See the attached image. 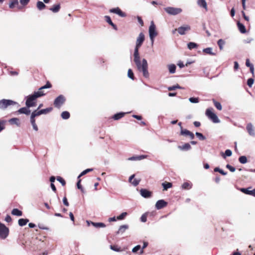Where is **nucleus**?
<instances>
[{
    "label": "nucleus",
    "mask_w": 255,
    "mask_h": 255,
    "mask_svg": "<svg viewBox=\"0 0 255 255\" xmlns=\"http://www.w3.org/2000/svg\"><path fill=\"white\" fill-rule=\"evenodd\" d=\"M144 40V35L142 32H141L139 34L136 41V45L134 48L133 53V61L135 63L138 70L142 72L143 76L145 78H148L149 76V74L147 70L148 64L147 60L145 59H143L141 62L138 51L139 48L142 44Z\"/></svg>",
    "instance_id": "nucleus-1"
},
{
    "label": "nucleus",
    "mask_w": 255,
    "mask_h": 255,
    "mask_svg": "<svg viewBox=\"0 0 255 255\" xmlns=\"http://www.w3.org/2000/svg\"><path fill=\"white\" fill-rule=\"evenodd\" d=\"M45 95L43 91L34 92L33 94L30 95L26 97V100L25 105L27 107H33L35 106L36 102L35 101L37 98L41 97Z\"/></svg>",
    "instance_id": "nucleus-2"
},
{
    "label": "nucleus",
    "mask_w": 255,
    "mask_h": 255,
    "mask_svg": "<svg viewBox=\"0 0 255 255\" xmlns=\"http://www.w3.org/2000/svg\"><path fill=\"white\" fill-rule=\"evenodd\" d=\"M157 32L156 30V26L153 21H151L149 27V35L152 44L154 42L155 37L157 35Z\"/></svg>",
    "instance_id": "nucleus-3"
},
{
    "label": "nucleus",
    "mask_w": 255,
    "mask_h": 255,
    "mask_svg": "<svg viewBox=\"0 0 255 255\" xmlns=\"http://www.w3.org/2000/svg\"><path fill=\"white\" fill-rule=\"evenodd\" d=\"M18 105V104L11 100L2 99L0 100V109L4 110L11 105Z\"/></svg>",
    "instance_id": "nucleus-4"
},
{
    "label": "nucleus",
    "mask_w": 255,
    "mask_h": 255,
    "mask_svg": "<svg viewBox=\"0 0 255 255\" xmlns=\"http://www.w3.org/2000/svg\"><path fill=\"white\" fill-rule=\"evenodd\" d=\"M65 101V97L63 95H60L54 100L53 105L55 107L60 109Z\"/></svg>",
    "instance_id": "nucleus-5"
},
{
    "label": "nucleus",
    "mask_w": 255,
    "mask_h": 255,
    "mask_svg": "<svg viewBox=\"0 0 255 255\" xmlns=\"http://www.w3.org/2000/svg\"><path fill=\"white\" fill-rule=\"evenodd\" d=\"M164 10L169 14L175 15L180 13L182 10L180 8H177L174 7H167L164 8Z\"/></svg>",
    "instance_id": "nucleus-6"
},
{
    "label": "nucleus",
    "mask_w": 255,
    "mask_h": 255,
    "mask_svg": "<svg viewBox=\"0 0 255 255\" xmlns=\"http://www.w3.org/2000/svg\"><path fill=\"white\" fill-rule=\"evenodd\" d=\"M206 116L214 123H220V120L217 115L214 113L210 109H208L206 111Z\"/></svg>",
    "instance_id": "nucleus-7"
},
{
    "label": "nucleus",
    "mask_w": 255,
    "mask_h": 255,
    "mask_svg": "<svg viewBox=\"0 0 255 255\" xmlns=\"http://www.w3.org/2000/svg\"><path fill=\"white\" fill-rule=\"evenodd\" d=\"M9 230L4 224L0 223V238L5 239L8 235Z\"/></svg>",
    "instance_id": "nucleus-8"
},
{
    "label": "nucleus",
    "mask_w": 255,
    "mask_h": 255,
    "mask_svg": "<svg viewBox=\"0 0 255 255\" xmlns=\"http://www.w3.org/2000/svg\"><path fill=\"white\" fill-rule=\"evenodd\" d=\"M191 29L190 26L188 25H185L178 27L177 29H175V30H177L180 35H184L186 33V32L190 30Z\"/></svg>",
    "instance_id": "nucleus-9"
},
{
    "label": "nucleus",
    "mask_w": 255,
    "mask_h": 255,
    "mask_svg": "<svg viewBox=\"0 0 255 255\" xmlns=\"http://www.w3.org/2000/svg\"><path fill=\"white\" fill-rule=\"evenodd\" d=\"M180 134L184 136H188L191 139H193L195 137L193 133L186 129H183L182 127H181Z\"/></svg>",
    "instance_id": "nucleus-10"
},
{
    "label": "nucleus",
    "mask_w": 255,
    "mask_h": 255,
    "mask_svg": "<svg viewBox=\"0 0 255 255\" xmlns=\"http://www.w3.org/2000/svg\"><path fill=\"white\" fill-rule=\"evenodd\" d=\"M167 205V202L163 199L158 200L155 204V208L157 210H160Z\"/></svg>",
    "instance_id": "nucleus-11"
},
{
    "label": "nucleus",
    "mask_w": 255,
    "mask_h": 255,
    "mask_svg": "<svg viewBox=\"0 0 255 255\" xmlns=\"http://www.w3.org/2000/svg\"><path fill=\"white\" fill-rule=\"evenodd\" d=\"M251 188V187L247 188H242L240 189V191L246 194L252 195L254 197H255V188L252 190H251L250 189Z\"/></svg>",
    "instance_id": "nucleus-12"
},
{
    "label": "nucleus",
    "mask_w": 255,
    "mask_h": 255,
    "mask_svg": "<svg viewBox=\"0 0 255 255\" xmlns=\"http://www.w3.org/2000/svg\"><path fill=\"white\" fill-rule=\"evenodd\" d=\"M246 129L250 135L255 136V128L252 123H250L247 125Z\"/></svg>",
    "instance_id": "nucleus-13"
},
{
    "label": "nucleus",
    "mask_w": 255,
    "mask_h": 255,
    "mask_svg": "<svg viewBox=\"0 0 255 255\" xmlns=\"http://www.w3.org/2000/svg\"><path fill=\"white\" fill-rule=\"evenodd\" d=\"M110 12L117 14L122 17L126 16V14L123 12L119 7L112 8L110 10Z\"/></svg>",
    "instance_id": "nucleus-14"
},
{
    "label": "nucleus",
    "mask_w": 255,
    "mask_h": 255,
    "mask_svg": "<svg viewBox=\"0 0 255 255\" xmlns=\"http://www.w3.org/2000/svg\"><path fill=\"white\" fill-rule=\"evenodd\" d=\"M140 193L141 196L145 198H148L151 196V192L145 189H140Z\"/></svg>",
    "instance_id": "nucleus-15"
},
{
    "label": "nucleus",
    "mask_w": 255,
    "mask_h": 255,
    "mask_svg": "<svg viewBox=\"0 0 255 255\" xmlns=\"http://www.w3.org/2000/svg\"><path fill=\"white\" fill-rule=\"evenodd\" d=\"M29 108L30 107H27L26 106L25 107L21 108L17 111V112L19 114H23L26 115H29L31 112L29 110Z\"/></svg>",
    "instance_id": "nucleus-16"
},
{
    "label": "nucleus",
    "mask_w": 255,
    "mask_h": 255,
    "mask_svg": "<svg viewBox=\"0 0 255 255\" xmlns=\"http://www.w3.org/2000/svg\"><path fill=\"white\" fill-rule=\"evenodd\" d=\"M178 148L182 151H188L191 149V146L189 143H186L182 145H179Z\"/></svg>",
    "instance_id": "nucleus-17"
},
{
    "label": "nucleus",
    "mask_w": 255,
    "mask_h": 255,
    "mask_svg": "<svg viewBox=\"0 0 255 255\" xmlns=\"http://www.w3.org/2000/svg\"><path fill=\"white\" fill-rule=\"evenodd\" d=\"M105 19L106 20V21L110 25H111L113 28L116 30H118V28H117V26H116V25H115L112 21L111 19V17L108 16V15H106L105 16Z\"/></svg>",
    "instance_id": "nucleus-18"
},
{
    "label": "nucleus",
    "mask_w": 255,
    "mask_h": 255,
    "mask_svg": "<svg viewBox=\"0 0 255 255\" xmlns=\"http://www.w3.org/2000/svg\"><path fill=\"white\" fill-rule=\"evenodd\" d=\"M87 222L89 225L90 224H91L93 226L97 228H104L106 227L105 224L103 223H95L93 222H89L88 221H87Z\"/></svg>",
    "instance_id": "nucleus-19"
},
{
    "label": "nucleus",
    "mask_w": 255,
    "mask_h": 255,
    "mask_svg": "<svg viewBox=\"0 0 255 255\" xmlns=\"http://www.w3.org/2000/svg\"><path fill=\"white\" fill-rule=\"evenodd\" d=\"M128 228V225H124L122 226H121L116 233L117 234H123L124 233L126 230H127Z\"/></svg>",
    "instance_id": "nucleus-20"
},
{
    "label": "nucleus",
    "mask_w": 255,
    "mask_h": 255,
    "mask_svg": "<svg viewBox=\"0 0 255 255\" xmlns=\"http://www.w3.org/2000/svg\"><path fill=\"white\" fill-rule=\"evenodd\" d=\"M8 122L11 125H16L17 127L20 126L19 120L18 118H14L10 119Z\"/></svg>",
    "instance_id": "nucleus-21"
},
{
    "label": "nucleus",
    "mask_w": 255,
    "mask_h": 255,
    "mask_svg": "<svg viewBox=\"0 0 255 255\" xmlns=\"http://www.w3.org/2000/svg\"><path fill=\"white\" fill-rule=\"evenodd\" d=\"M237 25H238V28H239L240 31L242 33H245L246 32V27L243 24H242L241 22H240L239 21H238L237 23Z\"/></svg>",
    "instance_id": "nucleus-22"
},
{
    "label": "nucleus",
    "mask_w": 255,
    "mask_h": 255,
    "mask_svg": "<svg viewBox=\"0 0 255 255\" xmlns=\"http://www.w3.org/2000/svg\"><path fill=\"white\" fill-rule=\"evenodd\" d=\"M125 114H126V113H124V112H120V113H117L113 116V119L114 120H116V121L119 120L120 119H121L122 118H123L125 116Z\"/></svg>",
    "instance_id": "nucleus-23"
},
{
    "label": "nucleus",
    "mask_w": 255,
    "mask_h": 255,
    "mask_svg": "<svg viewBox=\"0 0 255 255\" xmlns=\"http://www.w3.org/2000/svg\"><path fill=\"white\" fill-rule=\"evenodd\" d=\"M28 222V219L21 218L18 220V223L19 226L22 227L25 226Z\"/></svg>",
    "instance_id": "nucleus-24"
},
{
    "label": "nucleus",
    "mask_w": 255,
    "mask_h": 255,
    "mask_svg": "<svg viewBox=\"0 0 255 255\" xmlns=\"http://www.w3.org/2000/svg\"><path fill=\"white\" fill-rule=\"evenodd\" d=\"M197 3L200 6L202 7L207 10V4L205 0H198Z\"/></svg>",
    "instance_id": "nucleus-25"
},
{
    "label": "nucleus",
    "mask_w": 255,
    "mask_h": 255,
    "mask_svg": "<svg viewBox=\"0 0 255 255\" xmlns=\"http://www.w3.org/2000/svg\"><path fill=\"white\" fill-rule=\"evenodd\" d=\"M11 214L14 216H21L22 215V212L18 209L14 208L12 210Z\"/></svg>",
    "instance_id": "nucleus-26"
},
{
    "label": "nucleus",
    "mask_w": 255,
    "mask_h": 255,
    "mask_svg": "<svg viewBox=\"0 0 255 255\" xmlns=\"http://www.w3.org/2000/svg\"><path fill=\"white\" fill-rule=\"evenodd\" d=\"M212 49L211 47H208L203 49V52L211 55H216V53L212 52Z\"/></svg>",
    "instance_id": "nucleus-27"
},
{
    "label": "nucleus",
    "mask_w": 255,
    "mask_h": 255,
    "mask_svg": "<svg viewBox=\"0 0 255 255\" xmlns=\"http://www.w3.org/2000/svg\"><path fill=\"white\" fill-rule=\"evenodd\" d=\"M192 184L191 183L189 182H184L182 185V188L183 189L188 190L192 188Z\"/></svg>",
    "instance_id": "nucleus-28"
},
{
    "label": "nucleus",
    "mask_w": 255,
    "mask_h": 255,
    "mask_svg": "<svg viewBox=\"0 0 255 255\" xmlns=\"http://www.w3.org/2000/svg\"><path fill=\"white\" fill-rule=\"evenodd\" d=\"M60 8V4H57L54 5H53V7L49 8L50 10H51L52 12L54 13H56L58 12Z\"/></svg>",
    "instance_id": "nucleus-29"
},
{
    "label": "nucleus",
    "mask_w": 255,
    "mask_h": 255,
    "mask_svg": "<svg viewBox=\"0 0 255 255\" xmlns=\"http://www.w3.org/2000/svg\"><path fill=\"white\" fill-rule=\"evenodd\" d=\"M30 123L33 127V128L34 130L37 131L38 130V128L37 126L36 125L35 123V119L30 117Z\"/></svg>",
    "instance_id": "nucleus-30"
},
{
    "label": "nucleus",
    "mask_w": 255,
    "mask_h": 255,
    "mask_svg": "<svg viewBox=\"0 0 255 255\" xmlns=\"http://www.w3.org/2000/svg\"><path fill=\"white\" fill-rule=\"evenodd\" d=\"M172 183L170 182H163L162 183V186L164 190H167L168 188L172 187Z\"/></svg>",
    "instance_id": "nucleus-31"
},
{
    "label": "nucleus",
    "mask_w": 255,
    "mask_h": 255,
    "mask_svg": "<svg viewBox=\"0 0 255 255\" xmlns=\"http://www.w3.org/2000/svg\"><path fill=\"white\" fill-rule=\"evenodd\" d=\"M42 115L40 110L38 111V110H36L32 112L31 114L30 117L35 119L36 117Z\"/></svg>",
    "instance_id": "nucleus-32"
},
{
    "label": "nucleus",
    "mask_w": 255,
    "mask_h": 255,
    "mask_svg": "<svg viewBox=\"0 0 255 255\" xmlns=\"http://www.w3.org/2000/svg\"><path fill=\"white\" fill-rule=\"evenodd\" d=\"M45 7H46V5L43 2H42L41 1H37V7L39 10H41L43 9Z\"/></svg>",
    "instance_id": "nucleus-33"
},
{
    "label": "nucleus",
    "mask_w": 255,
    "mask_h": 255,
    "mask_svg": "<svg viewBox=\"0 0 255 255\" xmlns=\"http://www.w3.org/2000/svg\"><path fill=\"white\" fill-rule=\"evenodd\" d=\"M61 116L63 119L67 120L70 118V115L68 112L64 111L61 113Z\"/></svg>",
    "instance_id": "nucleus-34"
},
{
    "label": "nucleus",
    "mask_w": 255,
    "mask_h": 255,
    "mask_svg": "<svg viewBox=\"0 0 255 255\" xmlns=\"http://www.w3.org/2000/svg\"><path fill=\"white\" fill-rule=\"evenodd\" d=\"M168 70L169 72L171 74H173L176 71V66L174 64H170L168 66Z\"/></svg>",
    "instance_id": "nucleus-35"
},
{
    "label": "nucleus",
    "mask_w": 255,
    "mask_h": 255,
    "mask_svg": "<svg viewBox=\"0 0 255 255\" xmlns=\"http://www.w3.org/2000/svg\"><path fill=\"white\" fill-rule=\"evenodd\" d=\"M18 0H11L9 3V7L10 8H13L15 5H18Z\"/></svg>",
    "instance_id": "nucleus-36"
},
{
    "label": "nucleus",
    "mask_w": 255,
    "mask_h": 255,
    "mask_svg": "<svg viewBox=\"0 0 255 255\" xmlns=\"http://www.w3.org/2000/svg\"><path fill=\"white\" fill-rule=\"evenodd\" d=\"M217 44L219 47L220 49L221 50H223V46L225 44L224 40H223L222 39H220L219 40H218V41L217 42Z\"/></svg>",
    "instance_id": "nucleus-37"
},
{
    "label": "nucleus",
    "mask_w": 255,
    "mask_h": 255,
    "mask_svg": "<svg viewBox=\"0 0 255 255\" xmlns=\"http://www.w3.org/2000/svg\"><path fill=\"white\" fill-rule=\"evenodd\" d=\"M213 102L214 106L218 110L221 111L222 109V105L219 102H217L215 99H213Z\"/></svg>",
    "instance_id": "nucleus-38"
},
{
    "label": "nucleus",
    "mask_w": 255,
    "mask_h": 255,
    "mask_svg": "<svg viewBox=\"0 0 255 255\" xmlns=\"http://www.w3.org/2000/svg\"><path fill=\"white\" fill-rule=\"evenodd\" d=\"M51 87H52V85L50 84V83L49 82H47L46 83V84L44 86H42L41 87H40L38 91H43L42 90L45 89H47V88H50Z\"/></svg>",
    "instance_id": "nucleus-39"
},
{
    "label": "nucleus",
    "mask_w": 255,
    "mask_h": 255,
    "mask_svg": "<svg viewBox=\"0 0 255 255\" xmlns=\"http://www.w3.org/2000/svg\"><path fill=\"white\" fill-rule=\"evenodd\" d=\"M187 46L189 49H192L193 48H197L198 47V45L194 42H190L188 43Z\"/></svg>",
    "instance_id": "nucleus-40"
},
{
    "label": "nucleus",
    "mask_w": 255,
    "mask_h": 255,
    "mask_svg": "<svg viewBox=\"0 0 255 255\" xmlns=\"http://www.w3.org/2000/svg\"><path fill=\"white\" fill-rule=\"evenodd\" d=\"M93 168H88V169H87L84 171H83L80 174V175L78 176V178H80L81 176L86 174L87 173H88V172H90V171H93Z\"/></svg>",
    "instance_id": "nucleus-41"
},
{
    "label": "nucleus",
    "mask_w": 255,
    "mask_h": 255,
    "mask_svg": "<svg viewBox=\"0 0 255 255\" xmlns=\"http://www.w3.org/2000/svg\"><path fill=\"white\" fill-rule=\"evenodd\" d=\"M53 110V108L51 107L47 108L44 109L40 110L41 114H46L49 112H50Z\"/></svg>",
    "instance_id": "nucleus-42"
},
{
    "label": "nucleus",
    "mask_w": 255,
    "mask_h": 255,
    "mask_svg": "<svg viewBox=\"0 0 255 255\" xmlns=\"http://www.w3.org/2000/svg\"><path fill=\"white\" fill-rule=\"evenodd\" d=\"M239 161L242 164H245L247 162V158L246 156H241L239 158Z\"/></svg>",
    "instance_id": "nucleus-43"
},
{
    "label": "nucleus",
    "mask_w": 255,
    "mask_h": 255,
    "mask_svg": "<svg viewBox=\"0 0 255 255\" xmlns=\"http://www.w3.org/2000/svg\"><path fill=\"white\" fill-rule=\"evenodd\" d=\"M128 78L131 79V80L134 79V76L133 73L131 69H129L128 71Z\"/></svg>",
    "instance_id": "nucleus-44"
},
{
    "label": "nucleus",
    "mask_w": 255,
    "mask_h": 255,
    "mask_svg": "<svg viewBox=\"0 0 255 255\" xmlns=\"http://www.w3.org/2000/svg\"><path fill=\"white\" fill-rule=\"evenodd\" d=\"M147 213H145L143 214L142 215L140 218V220L141 222L145 223L147 221Z\"/></svg>",
    "instance_id": "nucleus-45"
},
{
    "label": "nucleus",
    "mask_w": 255,
    "mask_h": 255,
    "mask_svg": "<svg viewBox=\"0 0 255 255\" xmlns=\"http://www.w3.org/2000/svg\"><path fill=\"white\" fill-rule=\"evenodd\" d=\"M214 171L219 172L220 173L223 175H226L227 174V173L226 172H225L224 170H223L222 169H220L219 167H215L214 168Z\"/></svg>",
    "instance_id": "nucleus-46"
},
{
    "label": "nucleus",
    "mask_w": 255,
    "mask_h": 255,
    "mask_svg": "<svg viewBox=\"0 0 255 255\" xmlns=\"http://www.w3.org/2000/svg\"><path fill=\"white\" fill-rule=\"evenodd\" d=\"M195 135L199 138L201 140H204L206 139V137L202 133L198 132L195 133Z\"/></svg>",
    "instance_id": "nucleus-47"
},
{
    "label": "nucleus",
    "mask_w": 255,
    "mask_h": 255,
    "mask_svg": "<svg viewBox=\"0 0 255 255\" xmlns=\"http://www.w3.org/2000/svg\"><path fill=\"white\" fill-rule=\"evenodd\" d=\"M189 101L192 103H198L199 101V98L191 97L189 99Z\"/></svg>",
    "instance_id": "nucleus-48"
},
{
    "label": "nucleus",
    "mask_w": 255,
    "mask_h": 255,
    "mask_svg": "<svg viewBox=\"0 0 255 255\" xmlns=\"http://www.w3.org/2000/svg\"><path fill=\"white\" fill-rule=\"evenodd\" d=\"M176 89H182V88L178 84L175 86H170L168 88L169 91L175 90Z\"/></svg>",
    "instance_id": "nucleus-49"
},
{
    "label": "nucleus",
    "mask_w": 255,
    "mask_h": 255,
    "mask_svg": "<svg viewBox=\"0 0 255 255\" xmlns=\"http://www.w3.org/2000/svg\"><path fill=\"white\" fill-rule=\"evenodd\" d=\"M127 215V212H123L120 215L117 217V219L119 220H123Z\"/></svg>",
    "instance_id": "nucleus-50"
},
{
    "label": "nucleus",
    "mask_w": 255,
    "mask_h": 255,
    "mask_svg": "<svg viewBox=\"0 0 255 255\" xmlns=\"http://www.w3.org/2000/svg\"><path fill=\"white\" fill-rule=\"evenodd\" d=\"M232 152L230 149H227L225 152V155H223V157L224 158H226V156H231L232 155Z\"/></svg>",
    "instance_id": "nucleus-51"
},
{
    "label": "nucleus",
    "mask_w": 255,
    "mask_h": 255,
    "mask_svg": "<svg viewBox=\"0 0 255 255\" xmlns=\"http://www.w3.org/2000/svg\"><path fill=\"white\" fill-rule=\"evenodd\" d=\"M254 79H253L252 78L248 79V80L247 81V84H248V86L250 87H252L254 84Z\"/></svg>",
    "instance_id": "nucleus-52"
},
{
    "label": "nucleus",
    "mask_w": 255,
    "mask_h": 255,
    "mask_svg": "<svg viewBox=\"0 0 255 255\" xmlns=\"http://www.w3.org/2000/svg\"><path fill=\"white\" fill-rule=\"evenodd\" d=\"M57 181H58L59 182H60L61 183L62 186H64L66 184V182H65V180L61 177L58 176L57 177Z\"/></svg>",
    "instance_id": "nucleus-53"
},
{
    "label": "nucleus",
    "mask_w": 255,
    "mask_h": 255,
    "mask_svg": "<svg viewBox=\"0 0 255 255\" xmlns=\"http://www.w3.org/2000/svg\"><path fill=\"white\" fill-rule=\"evenodd\" d=\"M140 248L141 247L140 245H137L132 249V252L134 253H136L138 251H139L140 249Z\"/></svg>",
    "instance_id": "nucleus-54"
},
{
    "label": "nucleus",
    "mask_w": 255,
    "mask_h": 255,
    "mask_svg": "<svg viewBox=\"0 0 255 255\" xmlns=\"http://www.w3.org/2000/svg\"><path fill=\"white\" fill-rule=\"evenodd\" d=\"M226 168L230 170V171L231 172H234L236 170V168L230 164H227L226 165Z\"/></svg>",
    "instance_id": "nucleus-55"
},
{
    "label": "nucleus",
    "mask_w": 255,
    "mask_h": 255,
    "mask_svg": "<svg viewBox=\"0 0 255 255\" xmlns=\"http://www.w3.org/2000/svg\"><path fill=\"white\" fill-rule=\"evenodd\" d=\"M110 249L114 251H116V252L121 251L120 249L118 248L117 246H115L111 245Z\"/></svg>",
    "instance_id": "nucleus-56"
},
{
    "label": "nucleus",
    "mask_w": 255,
    "mask_h": 255,
    "mask_svg": "<svg viewBox=\"0 0 255 255\" xmlns=\"http://www.w3.org/2000/svg\"><path fill=\"white\" fill-rule=\"evenodd\" d=\"M80 182H81V180L79 179L78 180V181L77 182V188L79 189H80L81 191L83 192H84V190H83V188H82V186H81V185L80 184Z\"/></svg>",
    "instance_id": "nucleus-57"
},
{
    "label": "nucleus",
    "mask_w": 255,
    "mask_h": 255,
    "mask_svg": "<svg viewBox=\"0 0 255 255\" xmlns=\"http://www.w3.org/2000/svg\"><path fill=\"white\" fill-rule=\"evenodd\" d=\"M140 181V180L135 179L131 183L134 186H136L137 185L139 184Z\"/></svg>",
    "instance_id": "nucleus-58"
},
{
    "label": "nucleus",
    "mask_w": 255,
    "mask_h": 255,
    "mask_svg": "<svg viewBox=\"0 0 255 255\" xmlns=\"http://www.w3.org/2000/svg\"><path fill=\"white\" fill-rule=\"evenodd\" d=\"M30 0H19L20 3L23 6L27 5Z\"/></svg>",
    "instance_id": "nucleus-59"
},
{
    "label": "nucleus",
    "mask_w": 255,
    "mask_h": 255,
    "mask_svg": "<svg viewBox=\"0 0 255 255\" xmlns=\"http://www.w3.org/2000/svg\"><path fill=\"white\" fill-rule=\"evenodd\" d=\"M5 123V122L4 121H0V132L4 128L3 125Z\"/></svg>",
    "instance_id": "nucleus-60"
},
{
    "label": "nucleus",
    "mask_w": 255,
    "mask_h": 255,
    "mask_svg": "<svg viewBox=\"0 0 255 255\" xmlns=\"http://www.w3.org/2000/svg\"><path fill=\"white\" fill-rule=\"evenodd\" d=\"M128 160H131V161H132V160H138V156H132V157H130L129 158H128Z\"/></svg>",
    "instance_id": "nucleus-61"
},
{
    "label": "nucleus",
    "mask_w": 255,
    "mask_h": 255,
    "mask_svg": "<svg viewBox=\"0 0 255 255\" xmlns=\"http://www.w3.org/2000/svg\"><path fill=\"white\" fill-rule=\"evenodd\" d=\"M63 204L66 206H68L69 205L68 200L66 197H64L63 198Z\"/></svg>",
    "instance_id": "nucleus-62"
},
{
    "label": "nucleus",
    "mask_w": 255,
    "mask_h": 255,
    "mask_svg": "<svg viewBox=\"0 0 255 255\" xmlns=\"http://www.w3.org/2000/svg\"><path fill=\"white\" fill-rule=\"evenodd\" d=\"M5 221L6 222H10L11 221V217L8 215H7L5 217Z\"/></svg>",
    "instance_id": "nucleus-63"
},
{
    "label": "nucleus",
    "mask_w": 255,
    "mask_h": 255,
    "mask_svg": "<svg viewBox=\"0 0 255 255\" xmlns=\"http://www.w3.org/2000/svg\"><path fill=\"white\" fill-rule=\"evenodd\" d=\"M137 20H138V22H139V23L141 26H143V21L142 19H141V17L138 16L137 17Z\"/></svg>",
    "instance_id": "nucleus-64"
}]
</instances>
